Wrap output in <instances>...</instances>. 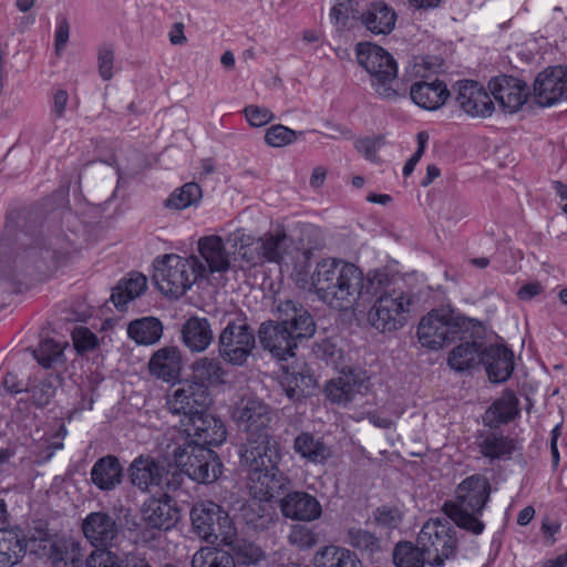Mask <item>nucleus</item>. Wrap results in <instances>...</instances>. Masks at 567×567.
<instances>
[{"instance_id": "nucleus-1", "label": "nucleus", "mask_w": 567, "mask_h": 567, "mask_svg": "<svg viewBox=\"0 0 567 567\" xmlns=\"http://www.w3.org/2000/svg\"><path fill=\"white\" fill-rule=\"evenodd\" d=\"M293 279L300 289L312 291L330 308L348 311L363 306L380 292L386 274L371 271L364 276L350 261L327 258L320 260L311 274L306 268H296Z\"/></svg>"}, {"instance_id": "nucleus-2", "label": "nucleus", "mask_w": 567, "mask_h": 567, "mask_svg": "<svg viewBox=\"0 0 567 567\" xmlns=\"http://www.w3.org/2000/svg\"><path fill=\"white\" fill-rule=\"evenodd\" d=\"M74 250L73 244L65 238L21 233L3 260L1 272L13 281L42 280L66 265Z\"/></svg>"}, {"instance_id": "nucleus-3", "label": "nucleus", "mask_w": 567, "mask_h": 567, "mask_svg": "<svg viewBox=\"0 0 567 567\" xmlns=\"http://www.w3.org/2000/svg\"><path fill=\"white\" fill-rule=\"evenodd\" d=\"M278 321L262 322L258 330L259 342L278 360L295 357L298 343L311 338L316 323L310 312L293 300L278 305Z\"/></svg>"}, {"instance_id": "nucleus-4", "label": "nucleus", "mask_w": 567, "mask_h": 567, "mask_svg": "<svg viewBox=\"0 0 567 567\" xmlns=\"http://www.w3.org/2000/svg\"><path fill=\"white\" fill-rule=\"evenodd\" d=\"M491 486L487 478L472 475L462 481L455 491V499L445 502L443 512L455 525L474 535L484 530V523L477 518L489 499Z\"/></svg>"}, {"instance_id": "nucleus-5", "label": "nucleus", "mask_w": 567, "mask_h": 567, "mask_svg": "<svg viewBox=\"0 0 567 567\" xmlns=\"http://www.w3.org/2000/svg\"><path fill=\"white\" fill-rule=\"evenodd\" d=\"M206 268L196 257L166 255L155 267L153 280L159 291L172 298L182 297L205 275Z\"/></svg>"}, {"instance_id": "nucleus-6", "label": "nucleus", "mask_w": 567, "mask_h": 567, "mask_svg": "<svg viewBox=\"0 0 567 567\" xmlns=\"http://www.w3.org/2000/svg\"><path fill=\"white\" fill-rule=\"evenodd\" d=\"M468 322V318L449 306L433 309L419 323V341L425 348L439 350L467 330Z\"/></svg>"}, {"instance_id": "nucleus-7", "label": "nucleus", "mask_w": 567, "mask_h": 567, "mask_svg": "<svg viewBox=\"0 0 567 567\" xmlns=\"http://www.w3.org/2000/svg\"><path fill=\"white\" fill-rule=\"evenodd\" d=\"M377 297L368 312L369 323L381 332L394 331L403 327L406 321V313L412 305L411 296L403 290L390 288V280L386 276V280Z\"/></svg>"}, {"instance_id": "nucleus-8", "label": "nucleus", "mask_w": 567, "mask_h": 567, "mask_svg": "<svg viewBox=\"0 0 567 567\" xmlns=\"http://www.w3.org/2000/svg\"><path fill=\"white\" fill-rule=\"evenodd\" d=\"M357 59L359 64L372 76V86L380 96L391 100L398 95L393 87L398 66L389 52L377 44L359 43Z\"/></svg>"}, {"instance_id": "nucleus-9", "label": "nucleus", "mask_w": 567, "mask_h": 567, "mask_svg": "<svg viewBox=\"0 0 567 567\" xmlns=\"http://www.w3.org/2000/svg\"><path fill=\"white\" fill-rule=\"evenodd\" d=\"M31 553L47 556L53 567H82L84 550L80 540L39 530L27 539Z\"/></svg>"}, {"instance_id": "nucleus-10", "label": "nucleus", "mask_w": 567, "mask_h": 567, "mask_svg": "<svg viewBox=\"0 0 567 567\" xmlns=\"http://www.w3.org/2000/svg\"><path fill=\"white\" fill-rule=\"evenodd\" d=\"M195 534L206 542H221L231 545L236 528L228 515L218 504L205 501L195 504L190 511Z\"/></svg>"}, {"instance_id": "nucleus-11", "label": "nucleus", "mask_w": 567, "mask_h": 567, "mask_svg": "<svg viewBox=\"0 0 567 567\" xmlns=\"http://www.w3.org/2000/svg\"><path fill=\"white\" fill-rule=\"evenodd\" d=\"M176 466L193 481L208 484L221 473V464L216 453L198 444H181L173 451Z\"/></svg>"}, {"instance_id": "nucleus-12", "label": "nucleus", "mask_w": 567, "mask_h": 567, "mask_svg": "<svg viewBox=\"0 0 567 567\" xmlns=\"http://www.w3.org/2000/svg\"><path fill=\"white\" fill-rule=\"evenodd\" d=\"M416 540L427 554V563L432 566H442L457 550L456 530L447 518L429 519L422 526Z\"/></svg>"}, {"instance_id": "nucleus-13", "label": "nucleus", "mask_w": 567, "mask_h": 567, "mask_svg": "<svg viewBox=\"0 0 567 567\" xmlns=\"http://www.w3.org/2000/svg\"><path fill=\"white\" fill-rule=\"evenodd\" d=\"M255 347L256 337L246 318L229 320L218 337V354L230 365H245Z\"/></svg>"}, {"instance_id": "nucleus-14", "label": "nucleus", "mask_w": 567, "mask_h": 567, "mask_svg": "<svg viewBox=\"0 0 567 567\" xmlns=\"http://www.w3.org/2000/svg\"><path fill=\"white\" fill-rule=\"evenodd\" d=\"M210 401L207 386L193 381L181 382L166 396L168 411L176 415H183L186 421L204 412Z\"/></svg>"}, {"instance_id": "nucleus-15", "label": "nucleus", "mask_w": 567, "mask_h": 567, "mask_svg": "<svg viewBox=\"0 0 567 567\" xmlns=\"http://www.w3.org/2000/svg\"><path fill=\"white\" fill-rule=\"evenodd\" d=\"M239 454L240 463L246 468L278 464L281 460L279 443L270 433L246 437Z\"/></svg>"}, {"instance_id": "nucleus-16", "label": "nucleus", "mask_w": 567, "mask_h": 567, "mask_svg": "<svg viewBox=\"0 0 567 567\" xmlns=\"http://www.w3.org/2000/svg\"><path fill=\"white\" fill-rule=\"evenodd\" d=\"M233 416L240 431L246 433V437L270 433V409L257 399L241 400Z\"/></svg>"}, {"instance_id": "nucleus-17", "label": "nucleus", "mask_w": 567, "mask_h": 567, "mask_svg": "<svg viewBox=\"0 0 567 567\" xmlns=\"http://www.w3.org/2000/svg\"><path fill=\"white\" fill-rule=\"evenodd\" d=\"M247 486L250 495L258 501H269L275 493L286 488L289 481L278 464L247 468Z\"/></svg>"}, {"instance_id": "nucleus-18", "label": "nucleus", "mask_w": 567, "mask_h": 567, "mask_svg": "<svg viewBox=\"0 0 567 567\" xmlns=\"http://www.w3.org/2000/svg\"><path fill=\"white\" fill-rule=\"evenodd\" d=\"M185 432L192 440L183 444H198L202 446L219 445L226 440V429L221 420L205 411L184 422Z\"/></svg>"}, {"instance_id": "nucleus-19", "label": "nucleus", "mask_w": 567, "mask_h": 567, "mask_svg": "<svg viewBox=\"0 0 567 567\" xmlns=\"http://www.w3.org/2000/svg\"><path fill=\"white\" fill-rule=\"evenodd\" d=\"M82 532L86 540L96 549L113 546L120 534V526L106 512L90 513L82 522Z\"/></svg>"}, {"instance_id": "nucleus-20", "label": "nucleus", "mask_w": 567, "mask_h": 567, "mask_svg": "<svg viewBox=\"0 0 567 567\" xmlns=\"http://www.w3.org/2000/svg\"><path fill=\"white\" fill-rule=\"evenodd\" d=\"M488 89L501 107L507 113L519 111L529 95L525 82L508 75L492 79Z\"/></svg>"}, {"instance_id": "nucleus-21", "label": "nucleus", "mask_w": 567, "mask_h": 567, "mask_svg": "<svg viewBox=\"0 0 567 567\" xmlns=\"http://www.w3.org/2000/svg\"><path fill=\"white\" fill-rule=\"evenodd\" d=\"M284 517L296 522H313L321 517L322 507L313 495L303 491L287 493L279 501Z\"/></svg>"}, {"instance_id": "nucleus-22", "label": "nucleus", "mask_w": 567, "mask_h": 567, "mask_svg": "<svg viewBox=\"0 0 567 567\" xmlns=\"http://www.w3.org/2000/svg\"><path fill=\"white\" fill-rule=\"evenodd\" d=\"M455 100L466 114L474 117H487L494 111V104L489 94L476 81L465 80L457 82Z\"/></svg>"}, {"instance_id": "nucleus-23", "label": "nucleus", "mask_w": 567, "mask_h": 567, "mask_svg": "<svg viewBox=\"0 0 567 567\" xmlns=\"http://www.w3.org/2000/svg\"><path fill=\"white\" fill-rule=\"evenodd\" d=\"M172 483L164 478V468L150 456L136 457L130 466L131 483L141 491H148L152 486L166 485L168 488H176L179 484L176 476Z\"/></svg>"}, {"instance_id": "nucleus-24", "label": "nucleus", "mask_w": 567, "mask_h": 567, "mask_svg": "<svg viewBox=\"0 0 567 567\" xmlns=\"http://www.w3.org/2000/svg\"><path fill=\"white\" fill-rule=\"evenodd\" d=\"M143 518L148 527L167 530L178 522L179 512L174 499L163 494L144 503Z\"/></svg>"}, {"instance_id": "nucleus-25", "label": "nucleus", "mask_w": 567, "mask_h": 567, "mask_svg": "<svg viewBox=\"0 0 567 567\" xmlns=\"http://www.w3.org/2000/svg\"><path fill=\"white\" fill-rule=\"evenodd\" d=\"M481 363L484 364L488 380L502 383L508 380L514 371V353L501 344H491L482 351Z\"/></svg>"}, {"instance_id": "nucleus-26", "label": "nucleus", "mask_w": 567, "mask_h": 567, "mask_svg": "<svg viewBox=\"0 0 567 567\" xmlns=\"http://www.w3.org/2000/svg\"><path fill=\"white\" fill-rule=\"evenodd\" d=\"M369 389L368 379L360 373H343L338 379L329 381L326 385V395L337 404H348L357 395H362Z\"/></svg>"}, {"instance_id": "nucleus-27", "label": "nucleus", "mask_w": 567, "mask_h": 567, "mask_svg": "<svg viewBox=\"0 0 567 567\" xmlns=\"http://www.w3.org/2000/svg\"><path fill=\"white\" fill-rule=\"evenodd\" d=\"M395 22V11L383 1L369 3L360 13V23L373 34L386 35L391 33Z\"/></svg>"}, {"instance_id": "nucleus-28", "label": "nucleus", "mask_w": 567, "mask_h": 567, "mask_svg": "<svg viewBox=\"0 0 567 567\" xmlns=\"http://www.w3.org/2000/svg\"><path fill=\"white\" fill-rule=\"evenodd\" d=\"M560 65L540 72L534 82V100L540 106L563 101Z\"/></svg>"}, {"instance_id": "nucleus-29", "label": "nucleus", "mask_w": 567, "mask_h": 567, "mask_svg": "<svg viewBox=\"0 0 567 567\" xmlns=\"http://www.w3.org/2000/svg\"><path fill=\"white\" fill-rule=\"evenodd\" d=\"M410 95L416 105L433 111L445 104L450 92L442 81H419L412 84Z\"/></svg>"}, {"instance_id": "nucleus-30", "label": "nucleus", "mask_w": 567, "mask_h": 567, "mask_svg": "<svg viewBox=\"0 0 567 567\" xmlns=\"http://www.w3.org/2000/svg\"><path fill=\"white\" fill-rule=\"evenodd\" d=\"M198 250L210 272H225L230 268V251L220 236H205L198 240Z\"/></svg>"}, {"instance_id": "nucleus-31", "label": "nucleus", "mask_w": 567, "mask_h": 567, "mask_svg": "<svg viewBox=\"0 0 567 567\" xmlns=\"http://www.w3.org/2000/svg\"><path fill=\"white\" fill-rule=\"evenodd\" d=\"M480 453L491 461L508 458L515 450V442L502 432L481 431L476 436Z\"/></svg>"}, {"instance_id": "nucleus-32", "label": "nucleus", "mask_w": 567, "mask_h": 567, "mask_svg": "<svg viewBox=\"0 0 567 567\" xmlns=\"http://www.w3.org/2000/svg\"><path fill=\"white\" fill-rule=\"evenodd\" d=\"M153 375L164 381H171L179 377L182 369L181 352L176 347H164L157 350L148 363Z\"/></svg>"}, {"instance_id": "nucleus-33", "label": "nucleus", "mask_w": 567, "mask_h": 567, "mask_svg": "<svg viewBox=\"0 0 567 567\" xmlns=\"http://www.w3.org/2000/svg\"><path fill=\"white\" fill-rule=\"evenodd\" d=\"M122 466L117 457L106 455L99 458L91 470L93 484L102 491H111L122 482Z\"/></svg>"}, {"instance_id": "nucleus-34", "label": "nucleus", "mask_w": 567, "mask_h": 567, "mask_svg": "<svg viewBox=\"0 0 567 567\" xmlns=\"http://www.w3.org/2000/svg\"><path fill=\"white\" fill-rule=\"evenodd\" d=\"M184 344L194 352L206 350L213 341V331L207 319L192 317L182 328Z\"/></svg>"}, {"instance_id": "nucleus-35", "label": "nucleus", "mask_w": 567, "mask_h": 567, "mask_svg": "<svg viewBox=\"0 0 567 567\" xmlns=\"http://www.w3.org/2000/svg\"><path fill=\"white\" fill-rule=\"evenodd\" d=\"M293 451L313 464H323L331 457V449L321 439L302 432L293 441Z\"/></svg>"}, {"instance_id": "nucleus-36", "label": "nucleus", "mask_w": 567, "mask_h": 567, "mask_svg": "<svg viewBox=\"0 0 567 567\" xmlns=\"http://www.w3.org/2000/svg\"><path fill=\"white\" fill-rule=\"evenodd\" d=\"M146 289L147 278L140 272H131L118 281L111 295V301L118 310H123L131 300L143 295Z\"/></svg>"}, {"instance_id": "nucleus-37", "label": "nucleus", "mask_w": 567, "mask_h": 567, "mask_svg": "<svg viewBox=\"0 0 567 567\" xmlns=\"http://www.w3.org/2000/svg\"><path fill=\"white\" fill-rule=\"evenodd\" d=\"M517 398L512 391H505L485 412L483 422L493 429L512 421L517 413Z\"/></svg>"}, {"instance_id": "nucleus-38", "label": "nucleus", "mask_w": 567, "mask_h": 567, "mask_svg": "<svg viewBox=\"0 0 567 567\" xmlns=\"http://www.w3.org/2000/svg\"><path fill=\"white\" fill-rule=\"evenodd\" d=\"M162 333L163 324L155 317L135 319L127 324V334L137 344H154L161 339Z\"/></svg>"}, {"instance_id": "nucleus-39", "label": "nucleus", "mask_w": 567, "mask_h": 567, "mask_svg": "<svg viewBox=\"0 0 567 567\" xmlns=\"http://www.w3.org/2000/svg\"><path fill=\"white\" fill-rule=\"evenodd\" d=\"M482 351L481 344L475 341L460 343L450 352L447 363L457 372L473 369L481 363Z\"/></svg>"}, {"instance_id": "nucleus-40", "label": "nucleus", "mask_w": 567, "mask_h": 567, "mask_svg": "<svg viewBox=\"0 0 567 567\" xmlns=\"http://www.w3.org/2000/svg\"><path fill=\"white\" fill-rule=\"evenodd\" d=\"M358 3L353 0H336L331 8L330 19L339 32L354 29L360 22Z\"/></svg>"}, {"instance_id": "nucleus-41", "label": "nucleus", "mask_w": 567, "mask_h": 567, "mask_svg": "<svg viewBox=\"0 0 567 567\" xmlns=\"http://www.w3.org/2000/svg\"><path fill=\"white\" fill-rule=\"evenodd\" d=\"M349 544L369 558L378 557L385 547L384 542L375 534L363 528L348 530Z\"/></svg>"}, {"instance_id": "nucleus-42", "label": "nucleus", "mask_w": 567, "mask_h": 567, "mask_svg": "<svg viewBox=\"0 0 567 567\" xmlns=\"http://www.w3.org/2000/svg\"><path fill=\"white\" fill-rule=\"evenodd\" d=\"M29 549L17 535L8 530H0V567H12Z\"/></svg>"}, {"instance_id": "nucleus-43", "label": "nucleus", "mask_w": 567, "mask_h": 567, "mask_svg": "<svg viewBox=\"0 0 567 567\" xmlns=\"http://www.w3.org/2000/svg\"><path fill=\"white\" fill-rule=\"evenodd\" d=\"M195 382L206 384L224 383L225 370L218 359L204 357L192 364Z\"/></svg>"}, {"instance_id": "nucleus-44", "label": "nucleus", "mask_w": 567, "mask_h": 567, "mask_svg": "<svg viewBox=\"0 0 567 567\" xmlns=\"http://www.w3.org/2000/svg\"><path fill=\"white\" fill-rule=\"evenodd\" d=\"M393 563L396 567H424L427 554L417 543L400 542L393 549Z\"/></svg>"}, {"instance_id": "nucleus-45", "label": "nucleus", "mask_w": 567, "mask_h": 567, "mask_svg": "<svg viewBox=\"0 0 567 567\" xmlns=\"http://www.w3.org/2000/svg\"><path fill=\"white\" fill-rule=\"evenodd\" d=\"M202 188L196 183H186L182 187L176 188L168 198L165 199L164 205L169 209H185L193 205H197L202 199Z\"/></svg>"}, {"instance_id": "nucleus-46", "label": "nucleus", "mask_w": 567, "mask_h": 567, "mask_svg": "<svg viewBox=\"0 0 567 567\" xmlns=\"http://www.w3.org/2000/svg\"><path fill=\"white\" fill-rule=\"evenodd\" d=\"M192 567H235V559L225 550L203 547L194 554Z\"/></svg>"}, {"instance_id": "nucleus-47", "label": "nucleus", "mask_w": 567, "mask_h": 567, "mask_svg": "<svg viewBox=\"0 0 567 567\" xmlns=\"http://www.w3.org/2000/svg\"><path fill=\"white\" fill-rule=\"evenodd\" d=\"M319 567H362V564L353 551L328 546L321 551Z\"/></svg>"}, {"instance_id": "nucleus-48", "label": "nucleus", "mask_w": 567, "mask_h": 567, "mask_svg": "<svg viewBox=\"0 0 567 567\" xmlns=\"http://www.w3.org/2000/svg\"><path fill=\"white\" fill-rule=\"evenodd\" d=\"M34 359L45 369L63 361V346L52 339H44L32 350Z\"/></svg>"}, {"instance_id": "nucleus-49", "label": "nucleus", "mask_w": 567, "mask_h": 567, "mask_svg": "<svg viewBox=\"0 0 567 567\" xmlns=\"http://www.w3.org/2000/svg\"><path fill=\"white\" fill-rule=\"evenodd\" d=\"M288 543L299 550L311 549L319 543V534L307 525L295 524L287 536Z\"/></svg>"}, {"instance_id": "nucleus-50", "label": "nucleus", "mask_w": 567, "mask_h": 567, "mask_svg": "<svg viewBox=\"0 0 567 567\" xmlns=\"http://www.w3.org/2000/svg\"><path fill=\"white\" fill-rule=\"evenodd\" d=\"M58 383L59 377L50 374L33 388L28 389L27 392L31 393L32 403L38 408L48 405L55 394Z\"/></svg>"}, {"instance_id": "nucleus-51", "label": "nucleus", "mask_w": 567, "mask_h": 567, "mask_svg": "<svg viewBox=\"0 0 567 567\" xmlns=\"http://www.w3.org/2000/svg\"><path fill=\"white\" fill-rule=\"evenodd\" d=\"M255 238L247 234L244 229L238 228L230 233L225 240V246L233 248V255H239L247 264L254 265V257L248 256L247 249L254 244Z\"/></svg>"}, {"instance_id": "nucleus-52", "label": "nucleus", "mask_w": 567, "mask_h": 567, "mask_svg": "<svg viewBox=\"0 0 567 567\" xmlns=\"http://www.w3.org/2000/svg\"><path fill=\"white\" fill-rule=\"evenodd\" d=\"M302 132L293 131L285 125L270 126L265 134V142L271 147H284L293 143Z\"/></svg>"}, {"instance_id": "nucleus-53", "label": "nucleus", "mask_w": 567, "mask_h": 567, "mask_svg": "<svg viewBox=\"0 0 567 567\" xmlns=\"http://www.w3.org/2000/svg\"><path fill=\"white\" fill-rule=\"evenodd\" d=\"M287 236L285 233H276L267 236L262 240L261 254L268 261L278 262L286 249Z\"/></svg>"}, {"instance_id": "nucleus-54", "label": "nucleus", "mask_w": 567, "mask_h": 567, "mask_svg": "<svg viewBox=\"0 0 567 567\" xmlns=\"http://www.w3.org/2000/svg\"><path fill=\"white\" fill-rule=\"evenodd\" d=\"M261 502L262 501L254 498L251 502L243 504L239 509L240 517L247 525L254 528L264 527L268 520L266 517V507Z\"/></svg>"}, {"instance_id": "nucleus-55", "label": "nucleus", "mask_w": 567, "mask_h": 567, "mask_svg": "<svg viewBox=\"0 0 567 567\" xmlns=\"http://www.w3.org/2000/svg\"><path fill=\"white\" fill-rule=\"evenodd\" d=\"M233 549L235 565H256L264 558L262 550L251 543L238 542Z\"/></svg>"}, {"instance_id": "nucleus-56", "label": "nucleus", "mask_w": 567, "mask_h": 567, "mask_svg": "<svg viewBox=\"0 0 567 567\" xmlns=\"http://www.w3.org/2000/svg\"><path fill=\"white\" fill-rule=\"evenodd\" d=\"M115 51L112 44H102L97 51V71L102 80L110 81L113 78Z\"/></svg>"}, {"instance_id": "nucleus-57", "label": "nucleus", "mask_w": 567, "mask_h": 567, "mask_svg": "<svg viewBox=\"0 0 567 567\" xmlns=\"http://www.w3.org/2000/svg\"><path fill=\"white\" fill-rule=\"evenodd\" d=\"M72 340L78 352L92 351L99 346L97 337L86 327H76Z\"/></svg>"}, {"instance_id": "nucleus-58", "label": "nucleus", "mask_w": 567, "mask_h": 567, "mask_svg": "<svg viewBox=\"0 0 567 567\" xmlns=\"http://www.w3.org/2000/svg\"><path fill=\"white\" fill-rule=\"evenodd\" d=\"M86 567H121L120 558L106 548L93 550L85 560Z\"/></svg>"}, {"instance_id": "nucleus-59", "label": "nucleus", "mask_w": 567, "mask_h": 567, "mask_svg": "<svg viewBox=\"0 0 567 567\" xmlns=\"http://www.w3.org/2000/svg\"><path fill=\"white\" fill-rule=\"evenodd\" d=\"M244 113L248 123L254 127L265 126L275 118L272 112L265 106L248 105Z\"/></svg>"}, {"instance_id": "nucleus-60", "label": "nucleus", "mask_w": 567, "mask_h": 567, "mask_svg": "<svg viewBox=\"0 0 567 567\" xmlns=\"http://www.w3.org/2000/svg\"><path fill=\"white\" fill-rule=\"evenodd\" d=\"M375 522L386 528H396L402 522V513L396 507H381L374 513Z\"/></svg>"}, {"instance_id": "nucleus-61", "label": "nucleus", "mask_w": 567, "mask_h": 567, "mask_svg": "<svg viewBox=\"0 0 567 567\" xmlns=\"http://www.w3.org/2000/svg\"><path fill=\"white\" fill-rule=\"evenodd\" d=\"M417 150L415 153L409 158V161L405 163L403 167V175L409 176L414 171L415 165L421 159L422 155L424 154L426 143L429 141V135L426 132H419L417 133Z\"/></svg>"}, {"instance_id": "nucleus-62", "label": "nucleus", "mask_w": 567, "mask_h": 567, "mask_svg": "<svg viewBox=\"0 0 567 567\" xmlns=\"http://www.w3.org/2000/svg\"><path fill=\"white\" fill-rule=\"evenodd\" d=\"M296 388L287 389V395L290 399H299L300 396L306 394V390L315 388L316 380L312 375H306L300 373L298 377L293 378Z\"/></svg>"}, {"instance_id": "nucleus-63", "label": "nucleus", "mask_w": 567, "mask_h": 567, "mask_svg": "<svg viewBox=\"0 0 567 567\" xmlns=\"http://www.w3.org/2000/svg\"><path fill=\"white\" fill-rule=\"evenodd\" d=\"M69 35H70V24H69L68 20L65 18H63L59 22L56 30H55V35H54V41H55L54 45H55V51L58 54L64 49L65 44L68 43Z\"/></svg>"}, {"instance_id": "nucleus-64", "label": "nucleus", "mask_w": 567, "mask_h": 567, "mask_svg": "<svg viewBox=\"0 0 567 567\" xmlns=\"http://www.w3.org/2000/svg\"><path fill=\"white\" fill-rule=\"evenodd\" d=\"M2 385L4 390L10 394H18L28 391V388L23 385L22 381L13 372L6 373L2 380Z\"/></svg>"}]
</instances>
